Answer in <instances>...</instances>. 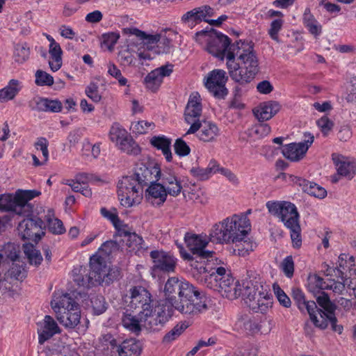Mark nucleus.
Segmentation results:
<instances>
[{"label":"nucleus","mask_w":356,"mask_h":356,"mask_svg":"<svg viewBox=\"0 0 356 356\" xmlns=\"http://www.w3.org/2000/svg\"><path fill=\"white\" fill-rule=\"evenodd\" d=\"M166 302L183 314L197 315L207 309V298L188 282L170 277L164 287Z\"/></svg>","instance_id":"f257e3e1"},{"label":"nucleus","mask_w":356,"mask_h":356,"mask_svg":"<svg viewBox=\"0 0 356 356\" xmlns=\"http://www.w3.org/2000/svg\"><path fill=\"white\" fill-rule=\"evenodd\" d=\"M228 73L241 85L251 82L259 72V60L254 48L248 42H237L227 56Z\"/></svg>","instance_id":"f03ea898"},{"label":"nucleus","mask_w":356,"mask_h":356,"mask_svg":"<svg viewBox=\"0 0 356 356\" xmlns=\"http://www.w3.org/2000/svg\"><path fill=\"white\" fill-rule=\"evenodd\" d=\"M250 222L245 214H234L215 224L210 230V240L220 244L237 243L250 230Z\"/></svg>","instance_id":"7ed1b4c3"},{"label":"nucleus","mask_w":356,"mask_h":356,"mask_svg":"<svg viewBox=\"0 0 356 356\" xmlns=\"http://www.w3.org/2000/svg\"><path fill=\"white\" fill-rule=\"evenodd\" d=\"M236 298L242 297L245 304L254 312L265 313L272 305L271 294L256 277H248L238 283Z\"/></svg>","instance_id":"20e7f679"},{"label":"nucleus","mask_w":356,"mask_h":356,"mask_svg":"<svg viewBox=\"0 0 356 356\" xmlns=\"http://www.w3.org/2000/svg\"><path fill=\"white\" fill-rule=\"evenodd\" d=\"M315 297L317 303L322 309L316 307V312L314 313L315 319H311L312 321L316 327L321 329H325L330 323L332 330L341 334L343 330V326L337 324V320L334 314L336 307L330 301L328 295L324 291Z\"/></svg>","instance_id":"39448f33"},{"label":"nucleus","mask_w":356,"mask_h":356,"mask_svg":"<svg viewBox=\"0 0 356 356\" xmlns=\"http://www.w3.org/2000/svg\"><path fill=\"white\" fill-rule=\"evenodd\" d=\"M34 191H18L11 194L0 195V211H13L17 215L29 216L33 212V207L29 201L34 197Z\"/></svg>","instance_id":"423d86ee"},{"label":"nucleus","mask_w":356,"mask_h":356,"mask_svg":"<svg viewBox=\"0 0 356 356\" xmlns=\"http://www.w3.org/2000/svg\"><path fill=\"white\" fill-rule=\"evenodd\" d=\"M201 37H204V40L207 42V51L220 60H223L224 58H227L230 49L236 45V44L231 45L229 38L220 33H209L207 31H201L195 34V38L197 41L201 42Z\"/></svg>","instance_id":"0eeeda50"},{"label":"nucleus","mask_w":356,"mask_h":356,"mask_svg":"<svg viewBox=\"0 0 356 356\" xmlns=\"http://www.w3.org/2000/svg\"><path fill=\"white\" fill-rule=\"evenodd\" d=\"M266 206L268 212L278 218L287 229L300 224V215L294 204L286 201H268Z\"/></svg>","instance_id":"6e6552de"},{"label":"nucleus","mask_w":356,"mask_h":356,"mask_svg":"<svg viewBox=\"0 0 356 356\" xmlns=\"http://www.w3.org/2000/svg\"><path fill=\"white\" fill-rule=\"evenodd\" d=\"M89 277L92 284H110L117 278L118 272L111 269L106 260L102 255L95 254L90 259Z\"/></svg>","instance_id":"1a4fd4ad"},{"label":"nucleus","mask_w":356,"mask_h":356,"mask_svg":"<svg viewBox=\"0 0 356 356\" xmlns=\"http://www.w3.org/2000/svg\"><path fill=\"white\" fill-rule=\"evenodd\" d=\"M143 316L141 318L143 322V327L147 330L156 331L159 330L172 316V309L169 305L159 304L152 313V308L145 309L141 312Z\"/></svg>","instance_id":"9d476101"},{"label":"nucleus","mask_w":356,"mask_h":356,"mask_svg":"<svg viewBox=\"0 0 356 356\" xmlns=\"http://www.w3.org/2000/svg\"><path fill=\"white\" fill-rule=\"evenodd\" d=\"M307 290L312 293L314 296H317L325 290H332L334 293L341 294L344 291V286L342 282L335 281L332 279L323 278L316 274H309L306 284Z\"/></svg>","instance_id":"9b49d317"},{"label":"nucleus","mask_w":356,"mask_h":356,"mask_svg":"<svg viewBox=\"0 0 356 356\" xmlns=\"http://www.w3.org/2000/svg\"><path fill=\"white\" fill-rule=\"evenodd\" d=\"M202 110L200 94L198 92L191 93L184 112L185 121L187 124H191V127L185 135L195 134L197 131Z\"/></svg>","instance_id":"f8f14e48"},{"label":"nucleus","mask_w":356,"mask_h":356,"mask_svg":"<svg viewBox=\"0 0 356 356\" xmlns=\"http://www.w3.org/2000/svg\"><path fill=\"white\" fill-rule=\"evenodd\" d=\"M227 79L228 77L225 70L216 69L207 74L204 85L215 97L223 99L228 93L225 87Z\"/></svg>","instance_id":"ddd939ff"},{"label":"nucleus","mask_w":356,"mask_h":356,"mask_svg":"<svg viewBox=\"0 0 356 356\" xmlns=\"http://www.w3.org/2000/svg\"><path fill=\"white\" fill-rule=\"evenodd\" d=\"M184 241L190 251L200 259H207V262L213 260L215 252L204 250L209 243L207 236L186 233L184 236Z\"/></svg>","instance_id":"4468645a"},{"label":"nucleus","mask_w":356,"mask_h":356,"mask_svg":"<svg viewBox=\"0 0 356 356\" xmlns=\"http://www.w3.org/2000/svg\"><path fill=\"white\" fill-rule=\"evenodd\" d=\"M43 222L40 218H24L17 227V232L23 240L38 241L40 240L43 232L42 231Z\"/></svg>","instance_id":"2eb2a0df"},{"label":"nucleus","mask_w":356,"mask_h":356,"mask_svg":"<svg viewBox=\"0 0 356 356\" xmlns=\"http://www.w3.org/2000/svg\"><path fill=\"white\" fill-rule=\"evenodd\" d=\"M314 140V137L312 134L305 133L302 142L286 145L283 147L282 152L287 159L291 161H298L305 155L309 147L313 143Z\"/></svg>","instance_id":"dca6fc26"},{"label":"nucleus","mask_w":356,"mask_h":356,"mask_svg":"<svg viewBox=\"0 0 356 356\" xmlns=\"http://www.w3.org/2000/svg\"><path fill=\"white\" fill-rule=\"evenodd\" d=\"M129 299L127 311H134L138 309V312H145V309L152 307L151 294L143 286L131 288L130 289Z\"/></svg>","instance_id":"f3484780"},{"label":"nucleus","mask_w":356,"mask_h":356,"mask_svg":"<svg viewBox=\"0 0 356 356\" xmlns=\"http://www.w3.org/2000/svg\"><path fill=\"white\" fill-rule=\"evenodd\" d=\"M153 261L152 270L154 273L174 272L177 259L171 254L163 251L154 250L150 252Z\"/></svg>","instance_id":"a211bd4d"},{"label":"nucleus","mask_w":356,"mask_h":356,"mask_svg":"<svg viewBox=\"0 0 356 356\" xmlns=\"http://www.w3.org/2000/svg\"><path fill=\"white\" fill-rule=\"evenodd\" d=\"M159 181L163 184L166 193L170 196L177 197L182 192L181 181L172 169L162 170Z\"/></svg>","instance_id":"6ab92c4d"},{"label":"nucleus","mask_w":356,"mask_h":356,"mask_svg":"<svg viewBox=\"0 0 356 356\" xmlns=\"http://www.w3.org/2000/svg\"><path fill=\"white\" fill-rule=\"evenodd\" d=\"M161 172L162 170L157 165H146L141 163L132 176L143 187L145 185L159 181Z\"/></svg>","instance_id":"aec40b11"},{"label":"nucleus","mask_w":356,"mask_h":356,"mask_svg":"<svg viewBox=\"0 0 356 356\" xmlns=\"http://www.w3.org/2000/svg\"><path fill=\"white\" fill-rule=\"evenodd\" d=\"M213 9L209 6H203L195 8L188 11L182 17V21L187 24L188 27L193 28L195 24L202 21L209 24L210 17L213 15Z\"/></svg>","instance_id":"412c9836"},{"label":"nucleus","mask_w":356,"mask_h":356,"mask_svg":"<svg viewBox=\"0 0 356 356\" xmlns=\"http://www.w3.org/2000/svg\"><path fill=\"white\" fill-rule=\"evenodd\" d=\"M200 274H204L205 283L211 289H216L218 282L223 280L224 275L227 274V270L222 266L211 268L209 262L199 267Z\"/></svg>","instance_id":"4be33fe9"},{"label":"nucleus","mask_w":356,"mask_h":356,"mask_svg":"<svg viewBox=\"0 0 356 356\" xmlns=\"http://www.w3.org/2000/svg\"><path fill=\"white\" fill-rule=\"evenodd\" d=\"M56 321L50 316L46 315L42 321L38 323V341L43 344L56 334L60 332Z\"/></svg>","instance_id":"5701e85b"},{"label":"nucleus","mask_w":356,"mask_h":356,"mask_svg":"<svg viewBox=\"0 0 356 356\" xmlns=\"http://www.w3.org/2000/svg\"><path fill=\"white\" fill-rule=\"evenodd\" d=\"M172 65L168 64L150 72L145 78L146 87L152 91H156L163 82V79L170 76L172 72Z\"/></svg>","instance_id":"b1692460"},{"label":"nucleus","mask_w":356,"mask_h":356,"mask_svg":"<svg viewBox=\"0 0 356 356\" xmlns=\"http://www.w3.org/2000/svg\"><path fill=\"white\" fill-rule=\"evenodd\" d=\"M146 200L154 207H161L166 201L168 193L161 182H152L145 190Z\"/></svg>","instance_id":"393cba45"},{"label":"nucleus","mask_w":356,"mask_h":356,"mask_svg":"<svg viewBox=\"0 0 356 356\" xmlns=\"http://www.w3.org/2000/svg\"><path fill=\"white\" fill-rule=\"evenodd\" d=\"M332 156L338 175L348 179H353L356 175V161L337 154Z\"/></svg>","instance_id":"a878e982"},{"label":"nucleus","mask_w":356,"mask_h":356,"mask_svg":"<svg viewBox=\"0 0 356 356\" xmlns=\"http://www.w3.org/2000/svg\"><path fill=\"white\" fill-rule=\"evenodd\" d=\"M123 33L125 35H135L142 41L143 45L148 50L153 49L161 39V35L160 34H148L134 27L124 28Z\"/></svg>","instance_id":"bb28decb"},{"label":"nucleus","mask_w":356,"mask_h":356,"mask_svg":"<svg viewBox=\"0 0 356 356\" xmlns=\"http://www.w3.org/2000/svg\"><path fill=\"white\" fill-rule=\"evenodd\" d=\"M292 297L301 312H307L310 319H315L316 303L313 300H307L304 292L299 288L292 289Z\"/></svg>","instance_id":"cd10ccee"},{"label":"nucleus","mask_w":356,"mask_h":356,"mask_svg":"<svg viewBox=\"0 0 356 356\" xmlns=\"http://www.w3.org/2000/svg\"><path fill=\"white\" fill-rule=\"evenodd\" d=\"M293 182L299 186L303 192L315 197L323 199L327 195V191L324 188L302 177H295Z\"/></svg>","instance_id":"c85d7f7f"},{"label":"nucleus","mask_w":356,"mask_h":356,"mask_svg":"<svg viewBox=\"0 0 356 356\" xmlns=\"http://www.w3.org/2000/svg\"><path fill=\"white\" fill-rule=\"evenodd\" d=\"M57 320L63 326L67 328L75 327L80 322L81 311L79 307H71L67 311L60 312H57Z\"/></svg>","instance_id":"c756f323"},{"label":"nucleus","mask_w":356,"mask_h":356,"mask_svg":"<svg viewBox=\"0 0 356 356\" xmlns=\"http://www.w3.org/2000/svg\"><path fill=\"white\" fill-rule=\"evenodd\" d=\"M51 305L55 313L63 312L70 309L71 307H79V305L68 293H56L51 302Z\"/></svg>","instance_id":"7c9ffc66"},{"label":"nucleus","mask_w":356,"mask_h":356,"mask_svg":"<svg viewBox=\"0 0 356 356\" xmlns=\"http://www.w3.org/2000/svg\"><path fill=\"white\" fill-rule=\"evenodd\" d=\"M198 124L199 127L196 135L200 140L211 142L218 135L219 129L216 124L209 121L200 122Z\"/></svg>","instance_id":"2f4dec72"},{"label":"nucleus","mask_w":356,"mask_h":356,"mask_svg":"<svg viewBox=\"0 0 356 356\" xmlns=\"http://www.w3.org/2000/svg\"><path fill=\"white\" fill-rule=\"evenodd\" d=\"M119 343L114 335L104 334L99 338L97 349L104 355L113 356L117 353Z\"/></svg>","instance_id":"473e14b6"},{"label":"nucleus","mask_w":356,"mask_h":356,"mask_svg":"<svg viewBox=\"0 0 356 356\" xmlns=\"http://www.w3.org/2000/svg\"><path fill=\"white\" fill-rule=\"evenodd\" d=\"M238 283V282H234L232 276L227 273V274L224 275L223 280L218 282L216 289L213 290L221 292L222 296H225L228 298H236Z\"/></svg>","instance_id":"72a5a7b5"},{"label":"nucleus","mask_w":356,"mask_h":356,"mask_svg":"<svg viewBox=\"0 0 356 356\" xmlns=\"http://www.w3.org/2000/svg\"><path fill=\"white\" fill-rule=\"evenodd\" d=\"M280 108L277 102L270 101L261 104L254 113L259 121H266L272 118L279 111Z\"/></svg>","instance_id":"f704fd0d"},{"label":"nucleus","mask_w":356,"mask_h":356,"mask_svg":"<svg viewBox=\"0 0 356 356\" xmlns=\"http://www.w3.org/2000/svg\"><path fill=\"white\" fill-rule=\"evenodd\" d=\"M142 350L140 343L134 339L119 343L117 353L119 356H139Z\"/></svg>","instance_id":"c9c22d12"},{"label":"nucleus","mask_w":356,"mask_h":356,"mask_svg":"<svg viewBox=\"0 0 356 356\" xmlns=\"http://www.w3.org/2000/svg\"><path fill=\"white\" fill-rule=\"evenodd\" d=\"M150 144L157 149L162 152L167 161H171L172 155L171 152L172 140L164 135L154 136L150 140Z\"/></svg>","instance_id":"e433bc0d"},{"label":"nucleus","mask_w":356,"mask_h":356,"mask_svg":"<svg viewBox=\"0 0 356 356\" xmlns=\"http://www.w3.org/2000/svg\"><path fill=\"white\" fill-rule=\"evenodd\" d=\"M127 312L128 311L127 310ZM142 316L141 312H138L137 316L126 312L122 319V325L130 332L138 334L143 327V322L141 321Z\"/></svg>","instance_id":"4c0bfd02"},{"label":"nucleus","mask_w":356,"mask_h":356,"mask_svg":"<svg viewBox=\"0 0 356 356\" xmlns=\"http://www.w3.org/2000/svg\"><path fill=\"white\" fill-rule=\"evenodd\" d=\"M118 234L120 236L127 238L126 243L131 250H139L144 248V241L143 238L136 233L129 232L127 229V225L123 227L122 229H120V231Z\"/></svg>","instance_id":"58836bf2"},{"label":"nucleus","mask_w":356,"mask_h":356,"mask_svg":"<svg viewBox=\"0 0 356 356\" xmlns=\"http://www.w3.org/2000/svg\"><path fill=\"white\" fill-rule=\"evenodd\" d=\"M22 88V84L16 79L9 81L8 85L0 90V101L8 102L15 98Z\"/></svg>","instance_id":"ea45409f"},{"label":"nucleus","mask_w":356,"mask_h":356,"mask_svg":"<svg viewBox=\"0 0 356 356\" xmlns=\"http://www.w3.org/2000/svg\"><path fill=\"white\" fill-rule=\"evenodd\" d=\"M302 22L304 26L314 37H318L321 35L322 32V26L312 14L309 8H307L305 10L302 17Z\"/></svg>","instance_id":"a19ab883"},{"label":"nucleus","mask_w":356,"mask_h":356,"mask_svg":"<svg viewBox=\"0 0 356 356\" xmlns=\"http://www.w3.org/2000/svg\"><path fill=\"white\" fill-rule=\"evenodd\" d=\"M138 188H143L137 179H134V177L132 175L123 177L118 184V197L124 196V194H127V193L131 192L134 190L136 191Z\"/></svg>","instance_id":"79ce46f5"},{"label":"nucleus","mask_w":356,"mask_h":356,"mask_svg":"<svg viewBox=\"0 0 356 356\" xmlns=\"http://www.w3.org/2000/svg\"><path fill=\"white\" fill-rule=\"evenodd\" d=\"M7 277L19 281H22L27 275L26 265L22 260L12 262L7 272Z\"/></svg>","instance_id":"37998d69"},{"label":"nucleus","mask_w":356,"mask_h":356,"mask_svg":"<svg viewBox=\"0 0 356 356\" xmlns=\"http://www.w3.org/2000/svg\"><path fill=\"white\" fill-rule=\"evenodd\" d=\"M49 53L50 54L49 67L53 72H56L62 66L63 51L60 44L58 43L49 44Z\"/></svg>","instance_id":"c03bdc74"},{"label":"nucleus","mask_w":356,"mask_h":356,"mask_svg":"<svg viewBox=\"0 0 356 356\" xmlns=\"http://www.w3.org/2000/svg\"><path fill=\"white\" fill-rule=\"evenodd\" d=\"M143 197V188H138L131 192L124 194V196L118 197L120 204L125 207H131L138 205Z\"/></svg>","instance_id":"a18cd8bd"},{"label":"nucleus","mask_w":356,"mask_h":356,"mask_svg":"<svg viewBox=\"0 0 356 356\" xmlns=\"http://www.w3.org/2000/svg\"><path fill=\"white\" fill-rule=\"evenodd\" d=\"M121 151L131 155H138L140 153V148L134 140L132 137L128 134L124 139L116 145Z\"/></svg>","instance_id":"49530a36"},{"label":"nucleus","mask_w":356,"mask_h":356,"mask_svg":"<svg viewBox=\"0 0 356 356\" xmlns=\"http://www.w3.org/2000/svg\"><path fill=\"white\" fill-rule=\"evenodd\" d=\"M72 278L74 282L80 286L89 288L93 285L86 268H74L72 270Z\"/></svg>","instance_id":"de8ad7c7"},{"label":"nucleus","mask_w":356,"mask_h":356,"mask_svg":"<svg viewBox=\"0 0 356 356\" xmlns=\"http://www.w3.org/2000/svg\"><path fill=\"white\" fill-rule=\"evenodd\" d=\"M354 259L353 257H349L346 254H341L339 256L337 267V273L336 275L340 277L343 282V280L346 278L344 275V271L350 269V268L354 265Z\"/></svg>","instance_id":"09e8293b"},{"label":"nucleus","mask_w":356,"mask_h":356,"mask_svg":"<svg viewBox=\"0 0 356 356\" xmlns=\"http://www.w3.org/2000/svg\"><path fill=\"white\" fill-rule=\"evenodd\" d=\"M46 220L48 225L49 230L55 234H62L65 232L63 222L54 218V214L52 210H49L46 216Z\"/></svg>","instance_id":"8fccbe9b"},{"label":"nucleus","mask_w":356,"mask_h":356,"mask_svg":"<svg viewBox=\"0 0 356 356\" xmlns=\"http://www.w3.org/2000/svg\"><path fill=\"white\" fill-rule=\"evenodd\" d=\"M127 130L122 127L119 124H114L109 131L110 140L118 145L128 135Z\"/></svg>","instance_id":"3c124183"},{"label":"nucleus","mask_w":356,"mask_h":356,"mask_svg":"<svg viewBox=\"0 0 356 356\" xmlns=\"http://www.w3.org/2000/svg\"><path fill=\"white\" fill-rule=\"evenodd\" d=\"M236 248L234 252H236L239 256L245 257L252 252L256 248V243L250 240L242 239L236 243Z\"/></svg>","instance_id":"603ef678"},{"label":"nucleus","mask_w":356,"mask_h":356,"mask_svg":"<svg viewBox=\"0 0 356 356\" xmlns=\"http://www.w3.org/2000/svg\"><path fill=\"white\" fill-rule=\"evenodd\" d=\"M24 254L31 265L38 266L42 261V257L40 251L36 250L33 245L24 246Z\"/></svg>","instance_id":"864d4df0"},{"label":"nucleus","mask_w":356,"mask_h":356,"mask_svg":"<svg viewBox=\"0 0 356 356\" xmlns=\"http://www.w3.org/2000/svg\"><path fill=\"white\" fill-rule=\"evenodd\" d=\"M188 324L182 323L176 325L170 332H168L163 339V342L170 343L177 339L182 332L188 327Z\"/></svg>","instance_id":"5fc2aeb1"},{"label":"nucleus","mask_w":356,"mask_h":356,"mask_svg":"<svg viewBox=\"0 0 356 356\" xmlns=\"http://www.w3.org/2000/svg\"><path fill=\"white\" fill-rule=\"evenodd\" d=\"M119 247L120 245L116 241H107L101 245L96 254L103 256L106 260L111 254L118 250Z\"/></svg>","instance_id":"6e6d98bb"},{"label":"nucleus","mask_w":356,"mask_h":356,"mask_svg":"<svg viewBox=\"0 0 356 356\" xmlns=\"http://www.w3.org/2000/svg\"><path fill=\"white\" fill-rule=\"evenodd\" d=\"M100 213L102 216L109 220L113 223L117 229L118 233L120 231V229H122V227L125 226V225H124L123 222L119 219L115 210L110 211L106 208H102Z\"/></svg>","instance_id":"4d7b16f0"},{"label":"nucleus","mask_w":356,"mask_h":356,"mask_svg":"<svg viewBox=\"0 0 356 356\" xmlns=\"http://www.w3.org/2000/svg\"><path fill=\"white\" fill-rule=\"evenodd\" d=\"M120 37V33L118 32L104 33L102 35V45L107 48L109 51H112Z\"/></svg>","instance_id":"13d9d810"},{"label":"nucleus","mask_w":356,"mask_h":356,"mask_svg":"<svg viewBox=\"0 0 356 356\" xmlns=\"http://www.w3.org/2000/svg\"><path fill=\"white\" fill-rule=\"evenodd\" d=\"M155 127L153 122H149L145 120L132 122L131 129L133 133L136 134H144L148 132L149 130H152Z\"/></svg>","instance_id":"bf43d9fd"},{"label":"nucleus","mask_w":356,"mask_h":356,"mask_svg":"<svg viewBox=\"0 0 356 356\" xmlns=\"http://www.w3.org/2000/svg\"><path fill=\"white\" fill-rule=\"evenodd\" d=\"M270 131L271 129L268 124L258 123L252 126L249 131L250 136L261 138L268 136Z\"/></svg>","instance_id":"052dcab7"},{"label":"nucleus","mask_w":356,"mask_h":356,"mask_svg":"<svg viewBox=\"0 0 356 356\" xmlns=\"http://www.w3.org/2000/svg\"><path fill=\"white\" fill-rule=\"evenodd\" d=\"M29 48L24 44H17L15 47L14 57L16 62L23 63L29 57Z\"/></svg>","instance_id":"680f3d73"},{"label":"nucleus","mask_w":356,"mask_h":356,"mask_svg":"<svg viewBox=\"0 0 356 356\" xmlns=\"http://www.w3.org/2000/svg\"><path fill=\"white\" fill-rule=\"evenodd\" d=\"M85 93L88 98L95 103L99 102L102 99V95L99 92V86L97 83L90 82L86 88Z\"/></svg>","instance_id":"e2e57ef3"},{"label":"nucleus","mask_w":356,"mask_h":356,"mask_svg":"<svg viewBox=\"0 0 356 356\" xmlns=\"http://www.w3.org/2000/svg\"><path fill=\"white\" fill-rule=\"evenodd\" d=\"M288 229L290 230L293 247L294 248H300L302 245L301 228L300 224Z\"/></svg>","instance_id":"0e129e2a"},{"label":"nucleus","mask_w":356,"mask_h":356,"mask_svg":"<svg viewBox=\"0 0 356 356\" xmlns=\"http://www.w3.org/2000/svg\"><path fill=\"white\" fill-rule=\"evenodd\" d=\"M35 83L38 86H51L54 83V78L44 71L38 70L35 73Z\"/></svg>","instance_id":"69168bd1"},{"label":"nucleus","mask_w":356,"mask_h":356,"mask_svg":"<svg viewBox=\"0 0 356 356\" xmlns=\"http://www.w3.org/2000/svg\"><path fill=\"white\" fill-rule=\"evenodd\" d=\"M283 24L284 20L282 19H276L272 21L268 30V34L272 40L279 42L278 33L282 29Z\"/></svg>","instance_id":"338daca9"},{"label":"nucleus","mask_w":356,"mask_h":356,"mask_svg":"<svg viewBox=\"0 0 356 356\" xmlns=\"http://www.w3.org/2000/svg\"><path fill=\"white\" fill-rule=\"evenodd\" d=\"M175 153L179 156H185L190 154L191 149L187 143L181 138H178L174 144Z\"/></svg>","instance_id":"774afa93"}]
</instances>
